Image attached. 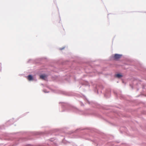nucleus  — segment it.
I'll list each match as a JSON object with an SVG mask.
<instances>
[{
  "label": "nucleus",
  "instance_id": "obj_4",
  "mask_svg": "<svg viewBox=\"0 0 146 146\" xmlns=\"http://www.w3.org/2000/svg\"><path fill=\"white\" fill-rule=\"evenodd\" d=\"M115 76L118 78H120L122 76L120 74H117L115 75Z\"/></svg>",
  "mask_w": 146,
  "mask_h": 146
},
{
  "label": "nucleus",
  "instance_id": "obj_1",
  "mask_svg": "<svg viewBox=\"0 0 146 146\" xmlns=\"http://www.w3.org/2000/svg\"><path fill=\"white\" fill-rule=\"evenodd\" d=\"M121 55L118 54H115L114 56V58L115 59H117L120 58Z\"/></svg>",
  "mask_w": 146,
  "mask_h": 146
},
{
  "label": "nucleus",
  "instance_id": "obj_2",
  "mask_svg": "<svg viewBox=\"0 0 146 146\" xmlns=\"http://www.w3.org/2000/svg\"><path fill=\"white\" fill-rule=\"evenodd\" d=\"M47 78V76L44 74L41 75L40 76V78L43 80H45Z\"/></svg>",
  "mask_w": 146,
  "mask_h": 146
},
{
  "label": "nucleus",
  "instance_id": "obj_3",
  "mask_svg": "<svg viewBox=\"0 0 146 146\" xmlns=\"http://www.w3.org/2000/svg\"><path fill=\"white\" fill-rule=\"evenodd\" d=\"M28 79L29 80H31L33 79V77L31 75H29L28 76Z\"/></svg>",
  "mask_w": 146,
  "mask_h": 146
}]
</instances>
